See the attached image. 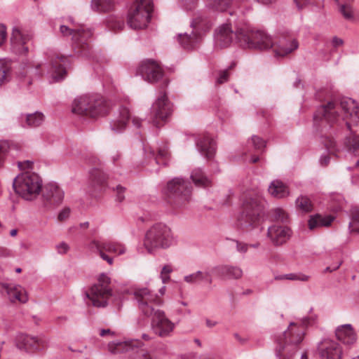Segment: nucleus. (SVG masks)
Listing matches in <instances>:
<instances>
[{"label":"nucleus","mask_w":359,"mask_h":359,"mask_svg":"<svg viewBox=\"0 0 359 359\" xmlns=\"http://www.w3.org/2000/svg\"><path fill=\"white\" fill-rule=\"evenodd\" d=\"M340 118L345 121L351 136L346 138L345 145L354 155H359V105L351 98H343L340 102H329L318 110L314 116L315 121L324 119L332 124Z\"/></svg>","instance_id":"nucleus-1"},{"label":"nucleus","mask_w":359,"mask_h":359,"mask_svg":"<svg viewBox=\"0 0 359 359\" xmlns=\"http://www.w3.org/2000/svg\"><path fill=\"white\" fill-rule=\"evenodd\" d=\"M134 296L142 314L147 317L152 316L151 325L154 332L161 337L170 336L175 324L165 316L164 311L156 309L163 305V299L147 287L136 289Z\"/></svg>","instance_id":"nucleus-2"},{"label":"nucleus","mask_w":359,"mask_h":359,"mask_svg":"<svg viewBox=\"0 0 359 359\" xmlns=\"http://www.w3.org/2000/svg\"><path fill=\"white\" fill-rule=\"evenodd\" d=\"M309 324V318L302 319L299 324L291 323L287 330L278 337L276 351L280 359H292L299 349Z\"/></svg>","instance_id":"nucleus-3"},{"label":"nucleus","mask_w":359,"mask_h":359,"mask_svg":"<svg viewBox=\"0 0 359 359\" xmlns=\"http://www.w3.org/2000/svg\"><path fill=\"white\" fill-rule=\"evenodd\" d=\"M107 101L99 95H86L75 99L72 105L74 114L95 118L109 111Z\"/></svg>","instance_id":"nucleus-4"},{"label":"nucleus","mask_w":359,"mask_h":359,"mask_svg":"<svg viewBox=\"0 0 359 359\" xmlns=\"http://www.w3.org/2000/svg\"><path fill=\"white\" fill-rule=\"evenodd\" d=\"M262 210V199L258 194L247 196L243 202V212L238 219V227L248 231L257 226Z\"/></svg>","instance_id":"nucleus-5"},{"label":"nucleus","mask_w":359,"mask_h":359,"mask_svg":"<svg viewBox=\"0 0 359 359\" xmlns=\"http://www.w3.org/2000/svg\"><path fill=\"white\" fill-rule=\"evenodd\" d=\"M191 184L188 180L176 177L167 184V201L173 209L185 208L191 198Z\"/></svg>","instance_id":"nucleus-6"},{"label":"nucleus","mask_w":359,"mask_h":359,"mask_svg":"<svg viewBox=\"0 0 359 359\" xmlns=\"http://www.w3.org/2000/svg\"><path fill=\"white\" fill-rule=\"evenodd\" d=\"M238 43L243 48L266 50L271 48L273 39L265 32L244 25L237 30Z\"/></svg>","instance_id":"nucleus-7"},{"label":"nucleus","mask_w":359,"mask_h":359,"mask_svg":"<svg viewBox=\"0 0 359 359\" xmlns=\"http://www.w3.org/2000/svg\"><path fill=\"white\" fill-rule=\"evenodd\" d=\"M171 230L163 224L153 225L147 232L144 241L146 249L154 252L160 249H167L173 244Z\"/></svg>","instance_id":"nucleus-8"},{"label":"nucleus","mask_w":359,"mask_h":359,"mask_svg":"<svg viewBox=\"0 0 359 359\" xmlns=\"http://www.w3.org/2000/svg\"><path fill=\"white\" fill-rule=\"evenodd\" d=\"M42 182L39 176L29 171L17 176L13 182L15 191L26 200H32L40 193Z\"/></svg>","instance_id":"nucleus-9"},{"label":"nucleus","mask_w":359,"mask_h":359,"mask_svg":"<svg viewBox=\"0 0 359 359\" xmlns=\"http://www.w3.org/2000/svg\"><path fill=\"white\" fill-rule=\"evenodd\" d=\"M153 11L151 0H135L128 15V25L134 29H144L147 26Z\"/></svg>","instance_id":"nucleus-10"},{"label":"nucleus","mask_w":359,"mask_h":359,"mask_svg":"<svg viewBox=\"0 0 359 359\" xmlns=\"http://www.w3.org/2000/svg\"><path fill=\"white\" fill-rule=\"evenodd\" d=\"M60 30L63 36L72 35L73 48L75 53L82 56L88 55L90 48L88 39L93 34L90 29L81 26L74 29L62 25Z\"/></svg>","instance_id":"nucleus-11"},{"label":"nucleus","mask_w":359,"mask_h":359,"mask_svg":"<svg viewBox=\"0 0 359 359\" xmlns=\"http://www.w3.org/2000/svg\"><path fill=\"white\" fill-rule=\"evenodd\" d=\"M86 295L94 306H106L111 296L109 278L104 274L100 275L97 283L86 291Z\"/></svg>","instance_id":"nucleus-12"},{"label":"nucleus","mask_w":359,"mask_h":359,"mask_svg":"<svg viewBox=\"0 0 359 359\" xmlns=\"http://www.w3.org/2000/svg\"><path fill=\"white\" fill-rule=\"evenodd\" d=\"M172 107L165 93L160 95L152 106L151 122L157 128L163 126L171 114Z\"/></svg>","instance_id":"nucleus-13"},{"label":"nucleus","mask_w":359,"mask_h":359,"mask_svg":"<svg viewBox=\"0 0 359 359\" xmlns=\"http://www.w3.org/2000/svg\"><path fill=\"white\" fill-rule=\"evenodd\" d=\"M90 248L96 249L100 256L109 264L113 263V259L107 255L104 251L116 255H123L126 252V248L121 243L115 241H96L93 240L90 243Z\"/></svg>","instance_id":"nucleus-14"},{"label":"nucleus","mask_w":359,"mask_h":359,"mask_svg":"<svg viewBox=\"0 0 359 359\" xmlns=\"http://www.w3.org/2000/svg\"><path fill=\"white\" fill-rule=\"evenodd\" d=\"M15 346L20 350L36 353L43 350L46 347V341L43 337L19 334L15 337Z\"/></svg>","instance_id":"nucleus-15"},{"label":"nucleus","mask_w":359,"mask_h":359,"mask_svg":"<svg viewBox=\"0 0 359 359\" xmlns=\"http://www.w3.org/2000/svg\"><path fill=\"white\" fill-rule=\"evenodd\" d=\"M237 28L235 32L232 29L230 21H227L218 26L214 32L215 43L216 47L219 48H224L229 47L233 42L234 39L238 40L236 33Z\"/></svg>","instance_id":"nucleus-16"},{"label":"nucleus","mask_w":359,"mask_h":359,"mask_svg":"<svg viewBox=\"0 0 359 359\" xmlns=\"http://www.w3.org/2000/svg\"><path fill=\"white\" fill-rule=\"evenodd\" d=\"M138 72L144 81L151 83L161 81L164 76L161 67L152 60L143 61L138 68Z\"/></svg>","instance_id":"nucleus-17"},{"label":"nucleus","mask_w":359,"mask_h":359,"mask_svg":"<svg viewBox=\"0 0 359 359\" xmlns=\"http://www.w3.org/2000/svg\"><path fill=\"white\" fill-rule=\"evenodd\" d=\"M299 47L298 41L290 35H280L273 40L271 47L276 56L286 57L294 52Z\"/></svg>","instance_id":"nucleus-18"},{"label":"nucleus","mask_w":359,"mask_h":359,"mask_svg":"<svg viewBox=\"0 0 359 359\" xmlns=\"http://www.w3.org/2000/svg\"><path fill=\"white\" fill-rule=\"evenodd\" d=\"M214 22L212 18L206 13H198L194 15L191 27L194 34L201 39L212 28Z\"/></svg>","instance_id":"nucleus-19"},{"label":"nucleus","mask_w":359,"mask_h":359,"mask_svg":"<svg viewBox=\"0 0 359 359\" xmlns=\"http://www.w3.org/2000/svg\"><path fill=\"white\" fill-rule=\"evenodd\" d=\"M318 351L321 359H342V347L334 340L325 339L321 341Z\"/></svg>","instance_id":"nucleus-20"},{"label":"nucleus","mask_w":359,"mask_h":359,"mask_svg":"<svg viewBox=\"0 0 359 359\" xmlns=\"http://www.w3.org/2000/svg\"><path fill=\"white\" fill-rule=\"evenodd\" d=\"M32 36L28 33L21 32L19 29L15 28L13 30L11 37V48L15 54L24 55L28 52L29 42Z\"/></svg>","instance_id":"nucleus-21"},{"label":"nucleus","mask_w":359,"mask_h":359,"mask_svg":"<svg viewBox=\"0 0 359 359\" xmlns=\"http://www.w3.org/2000/svg\"><path fill=\"white\" fill-rule=\"evenodd\" d=\"M0 291L12 303H25L28 300L25 289L19 285L1 283Z\"/></svg>","instance_id":"nucleus-22"},{"label":"nucleus","mask_w":359,"mask_h":359,"mask_svg":"<svg viewBox=\"0 0 359 359\" xmlns=\"http://www.w3.org/2000/svg\"><path fill=\"white\" fill-rule=\"evenodd\" d=\"M292 231L285 225L273 224L268 229L267 236L275 245L285 243L290 238Z\"/></svg>","instance_id":"nucleus-23"},{"label":"nucleus","mask_w":359,"mask_h":359,"mask_svg":"<svg viewBox=\"0 0 359 359\" xmlns=\"http://www.w3.org/2000/svg\"><path fill=\"white\" fill-rule=\"evenodd\" d=\"M69 63L67 57L54 55L50 60L52 77L55 81L62 79L67 74L66 66Z\"/></svg>","instance_id":"nucleus-24"},{"label":"nucleus","mask_w":359,"mask_h":359,"mask_svg":"<svg viewBox=\"0 0 359 359\" xmlns=\"http://www.w3.org/2000/svg\"><path fill=\"white\" fill-rule=\"evenodd\" d=\"M197 147L200 152L208 159H211L215 154V142L208 134H205L198 139Z\"/></svg>","instance_id":"nucleus-25"},{"label":"nucleus","mask_w":359,"mask_h":359,"mask_svg":"<svg viewBox=\"0 0 359 359\" xmlns=\"http://www.w3.org/2000/svg\"><path fill=\"white\" fill-rule=\"evenodd\" d=\"M222 278L239 279L243 276V271L241 268L230 265H220L214 267L212 271Z\"/></svg>","instance_id":"nucleus-26"},{"label":"nucleus","mask_w":359,"mask_h":359,"mask_svg":"<svg viewBox=\"0 0 359 359\" xmlns=\"http://www.w3.org/2000/svg\"><path fill=\"white\" fill-rule=\"evenodd\" d=\"M130 118V114L128 109L121 107L119 110L118 116L110 123L111 130L115 133L123 132L126 129Z\"/></svg>","instance_id":"nucleus-27"},{"label":"nucleus","mask_w":359,"mask_h":359,"mask_svg":"<svg viewBox=\"0 0 359 359\" xmlns=\"http://www.w3.org/2000/svg\"><path fill=\"white\" fill-rule=\"evenodd\" d=\"M337 338L346 344H352L356 341V334L351 325H341L336 330Z\"/></svg>","instance_id":"nucleus-28"},{"label":"nucleus","mask_w":359,"mask_h":359,"mask_svg":"<svg viewBox=\"0 0 359 359\" xmlns=\"http://www.w3.org/2000/svg\"><path fill=\"white\" fill-rule=\"evenodd\" d=\"M139 340H131L128 341L113 342L109 344V350L111 353L118 354L133 350L142 346Z\"/></svg>","instance_id":"nucleus-29"},{"label":"nucleus","mask_w":359,"mask_h":359,"mask_svg":"<svg viewBox=\"0 0 359 359\" xmlns=\"http://www.w3.org/2000/svg\"><path fill=\"white\" fill-rule=\"evenodd\" d=\"M44 197L50 203L58 205L63 200L64 192L57 184H50L46 187Z\"/></svg>","instance_id":"nucleus-30"},{"label":"nucleus","mask_w":359,"mask_h":359,"mask_svg":"<svg viewBox=\"0 0 359 359\" xmlns=\"http://www.w3.org/2000/svg\"><path fill=\"white\" fill-rule=\"evenodd\" d=\"M12 76V61L8 59H0V86L10 82Z\"/></svg>","instance_id":"nucleus-31"},{"label":"nucleus","mask_w":359,"mask_h":359,"mask_svg":"<svg viewBox=\"0 0 359 359\" xmlns=\"http://www.w3.org/2000/svg\"><path fill=\"white\" fill-rule=\"evenodd\" d=\"M269 193L274 198H283L289 195L288 187L280 180L273 181L269 187Z\"/></svg>","instance_id":"nucleus-32"},{"label":"nucleus","mask_w":359,"mask_h":359,"mask_svg":"<svg viewBox=\"0 0 359 359\" xmlns=\"http://www.w3.org/2000/svg\"><path fill=\"white\" fill-rule=\"evenodd\" d=\"M338 5V9L341 15L346 20H354V9L351 3L353 0H334Z\"/></svg>","instance_id":"nucleus-33"},{"label":"nucleus","mask_w":359,"mask_h":359,"mask_svg":"<svg viewBox=\"0 0 359 359\" xmlns=\"http://www.w3.org/2000/svg\"><path fill=\"white\" fill-rule=\"evenodd\" d=\"M202 39L192 32L191 34H180L178 41L184 49L194 48L201 41Z\"/></svg>","instance_id":"nucleus-34"},{"label":"nucleus","mask_w":359,"mask_h":359,"mask_svg":"<svg viewBox=\"0 0 359 359\" xmlns=\"http://www.w3.org/2000/svg\"><path fill=\"white\" fill-rule=\"evenodd\" d=\"M90 180L95 189H102L107 184V177L102 170L93 168L90 172Z\"/></svg>","instance_id":"nucleus-35"},{"label":"nucleus","mask_w":359,"mask_h":359,"mask_svg":"<svg viewBox=\"0 0 359 359\" xmlns=\"http://www.w3.org/2000/svg\"><path fill=\"white\" fill-rule=\"evenodd\" d=\"M185 282L190 284L198 283L201 281H206L209 284L212 283V278L210 271H196L191 274L185 276L184 278Z\"/></svg>","instance_id":"nucleus-36"},{"label":"nucleus","mask_w":359,"mask_h":359,"mask_svg":"<svg viewBox=\"0 0 359 359\" xmlns=\"http://www.w3.org/2000/svg\"><path fill=\"white\" fill-rule=\"evenodd\" d=\"M324 144L325 148L328 151V154L322 156L320 160V163L322 166H327L329 164L330 159L331 158V157L337 156V149L335 148V142L332 137H326Z\"/></svg>","instance_id":"nucleus-37"},{"label":"nucleus","mask_w":359,"mask_h":359,"mask_svg":"<svg viewBox=\"0 0 359 359\" xmlns=\"http://www.w3.org/2000/svg\"><path fill=\"white\" fill-rule=\"evenodd\" d=\"M333 219L334 217L332 216L323 217L320 215H316L309 220V226L311 230L319 226H327L331 224Z\"/></svg>","instance_id":"nucleus-38"},{"label":"nucleus","mask_w":359,"mask_h":359,"mask_svg":"<svg viewBox=\"0 0 359 359\" xmlns=\"http://www.w3.org/2000/svg\"><path fill=\"white\" fill-rule=\"evenodd\" d=\"M191 177L197 187H207L211 184L210 180L205 175L201 169H195L192 172Z\"/></svg>","instance_id":"nucleus-39"},{"label":"nucleus","mask_w":359,"mask_h":359,"mask_svg":"<svg viewBox=\"0 0 359 359\" xmlns=\"http://www.w3.org/2000/svg\"><path fill=\"white\" fill-rule=\"evenodd\" d=\"M113 0H93L92 8L97 12H108L114 8Z\"/></svg>","instance_id":"nucleus-40"},{"label":"nucleus","mask_w":359,"mask_h":359,"mask_svg":"<svg viewBox=\"0 0 359 359\" xmlns=\"http://www.w3.org/2000/svg\"><path fill=\"white\" fill-rule=\"evenodd\" d=\"M275 280H289L307 282L310 280V276H309L306 274H304L302 273H288V274L276 276H275Z\"/></svg>","instance_id":"nucleus-41"},{"label":"nucleus","mask_w":359,"mask_h":359,"mask_svg":"<svg viewBox=\"0 0 359 359\" xmlns=\"http://www.w3.org/2000/svg\"><path fill=\"white\" fill-rule=\"evenodd\" d=\"M13 149H17V145L8 141L0 142V168L4 165L6 157L9 151Z\"/></svg>","instance_id":"nucleus-42"},{"label":"nucleus","mask_w":359,"mask_h":359,"mask_svg":"<svg viewBox=\"0 0 359 359\" xmlns=\"http://www.w3.org/2000/svg\"><path fill=\"white\" fill-rule=\"evenodd\" d=\"M209 6L218 11H226L232 0H206Z\"/></svg>","instance_id":"nucleus-43"},{"label":"nucleus","mask_w":359,"mask_h":359,"mask_svg":"<svg viewBox=\"0 0 359 359\" xmlns=\"http://www.w3.org/2000/svg\"><path fill=\"white\" fill-rule=\"evenodd\" d=\"M107 27L111 31L117 32L121 30L124 27V22L122 19L110 16L106 21Z\"/></svg>","instance_id":"nucleus-44"},{"label":"nucleus","mask_w":359,"mask_h":359,"mask_svg":"<svg viewBox=\"0 0 359 359\" xmlns=\"http://www.w3.org/2000/svg\"><path fill=\"white\" fill-rule=\"evenodd\" d=\"M270 216L272 219L282 223H287L289 220L287 213L282 208H277L271 210Z\"/></svg>","instance_id":"nucleus-45"},{"label":"nucleus","mask_w":359,"mask_h":359,"mask_svg":"<svg viewBox=\"0 0 359 359\" xmlns=\"http://www.w3.org/2000/svg\"><path fill=\"white\" fill-rule=\"evenodd\" d=\"M43 114L36 112L27 115L26 123L29 127H38L43 123Z\"/></svg>","instance_id":"nucleus-46"},{"label":"nucleus","mask_w":359,"mask_h":359,"mask_svg":"<svg viewBox=\"0 0 359 359\" xmlns=\"http://www.w3.org/2000/svg\"><path fill=\"white\" fill-rule=\"evenodd\" d=\"M296 206L302 212H309L313 210V205L309 198L301 196L296 201Z\"/></svg>","instance_id":"nucleus-47"},{"label":"nucleus","mask_w":359,"mask_h":359,"mask_svg":"<svg viewBox=\"0 0 359 359\" xmlns=\"http://www.w3.org/2000/svg\"><path fill=\"white\" fill-rule=\"evenodd\" d=\"M349 229L351 233H359V208H355L351 212V221L349 224Z\"/></svg>","instance_id":"nucleus-48"},{"label":"nucleus","mask_w":359,"mask_h":359,"mask_svg":"<svg viewBox=\"0 0 359 359\" xmlns=\"http://www.w3.org/2000/svg\"><path fill=\"white\" fill-rule=\"evenodd\" d=\"M169 152L166 147L160 148L158 151V155L156 158V163L158 164H165V161L168 158Z\"/></svg>","instance_id":"nucleus-49"},{"label":"nucleus","mask_w":359,"mask_h":359,"mask_svg":"<svg viewBox=\"0 0 359 359\" xmlns=\"http://www.w3.org/2000/svg\"><path fill=\"white\" fill-rule=\"evenodd\" d=\"M250 142L254 146L255 149L257 150L262 149L265 147L266 142L264 140L258 136H252L250 140Z\"/></svg>","instance_id":"nucleus-50"},{"label":"nucleus","mask_w":359,"mask_h":359,"mask_svg":"<svg viewBox=\"0 0 359 359\" xmlns=\"http://www.w3.org/2000/svg\"><path fill=\"white\" fill-rule=\"evenodd\" d=\"M171 271H172V268L170 266L165 265L163 267L161 272V278L164 284L169 281L170 273H171Z\"/></svg>","instance_id":"nucleus-51"},{"label":"nucleus","mask_w":359,"mask_h":359,"mask_svg":"<svg viewBox=\"0 0 359 359\" xmlns=\"http://www.w3.org/2000/svg\"><path fill=\"white\" fill-rule=\"evenodd\" d=\"M236 245L237 250L241 253L246 252L248 251V249L249 247L257 248L259 246V243H256L254 245H248L246 243L238 242V241L236 242Z\"/></svg>","instance_id":"nucleus-52"},{"label":"nucleus","mask_w":359,"mask_h":359,"mask_svg":"<svg viewBox=\"0 0 359 359\" xmlns=\"http://www.w3.org/2000/svg\"><path fill=\"white\" fill-rule=\"evenodd\" d=\"M231 68H232V66H231L229 69H226V70L222 71L219 73V77L217 78V83H218L222 84L224 82L227 81L229 76V71Z\"/></svg>","instance_id":"nucleus-53"},{"label":"nucleus","mask_w":359,"mask_h":359,"mask_svg":"<svg viewBox=\"0 0 359 359\" xmlns=\"http://www.w3.org/2000/svg\"><path fill=\"white\" fill-rule=\"evenodd\" d=\"M70 215V209L69 208H65L58 215L57 219L60 222L65 221Z\"/></svg>","instance_id":"nucleus-54"},{"label":"nucleus","mask_w":359,"mask_h":359,"mask_svg":"<svg viewBox=\"0 0 359 359\" xmlns=\"http://www.w3.org/2000/svg\"><path fill=\"white\" fill-rule=\"evenodd\" d=\"M40 64L36 65H32V66L27 67V69L26 70V74H34L36 75L40 76L41 73L39 71V69L40 67Z\"/></svg>","instance_id":"nucleus-55"},{"label":"nucleus","mask_w":359,"mask_h":359,"mask_svg":"<svg viewBox=\"0 0 359 359\" xmlns=\"http://www.w3.org/2000/svg\"><path fill=\"white\" fill-rule=\"evenodd\" d=\"M116 200L119 202L123 201L125 198V196H124L125 189L123 187H121V185H118L116 188Z\"/></svg>","instance_id":"nucleus-56"},{"label":"nucleus","mask_w":359,"mask_h":359,"mask_svg":"<svg viewBox=\"0 0 359 359\" xmlns=\"http://www.w3.org/2000/svg\"><path fill=\"white\" fill-rule=\"evenodd\" d=\"M7 32L4 25H0V46H2L6 40Z\"/></svg>","instance_id":"nucleus-57"},{"label":"nucleus","mask_w":359,"mask_h":359,"mask_svg":"<svg viewBox=\"0 0 359 359\" xmlns=\"http://www.w3.org/2000/svg\"><path fill=\"white\" fill-rule=\"evenodd\" d=\"M32 165H33V162L31 161H25L18 162V167L21 170L32 168Z\"/></svg>","instance_id":"nucleus-58"},{"label":"nucleus","mask_w":359,"mask_h":359,"mask_svg":"<svg viewBox=\"0 0 359 359\" xmlns=\"http://www.w3.org/2000/svg\"><path fill=\"white\" fill-rule=\"evenodd\" d=\"M57 252L60 254H65L69 249V245L65 243H61L57 246Z\"/></svg>","instance_id":"nucleus-59"},{"label":"nucleus","mask_w":359,"mask_h":359,"mask_svg":"<svg viewBox=\"0 0 359 359\" xmlns=\"http://www.w3.org/2000/svg\"><path fill=\"white\" fill-rule=\"evenodd\" d=\"M183 1V3H184V6L187 8V9H192L195 5L196 4L198 0H182Z\"/></svg>","instance_id":"nucleus-60"},{"label":"nucleus","mask_w":359,"mask_h":359,"mask_svg":"<svg viewBox=\"0 0 359 359\" xmlns=\"http://www.w3.org/2000/svg\"><path fill=\"white\" fill-rule=\"evenodd\" d=\"M294 1L299 8H303L309 4L310 0H294Z\"/></svg>","instance_id":"nucleus-61"},{"label":"nucleus","mask_w":359,"mask_h":359,"mask_svg":"<svg viewBox=\"0 0 359 359\" xmlns=\"http://www.w3.org/2000/svg\"><path fill=\"white\" fill-rule=\"evenodd\" d=\"M343 44V41L342 39H339V38H337V37H334L332 39V45L334 46V47H338V46H340Z\"/></svg>","instance_id":"nucleus-62"},{"label":"nucleus","mask_w":359,"mask_h":359,"mask_svg":"<svg viewBox=\"0 0 359 359\" xmlns=\"http://www.w3.org/2000/svg\"><path fill=\"white\" fill-rule=\"evenodd\" d=\"M0 256L2 257H10L11 256V252L10 250L5 248H0Z\"/></svg>","instance_id":"nucleus-63"},{"label":"nucleus","mask_w":359,"mask_h":359,"mask_svg":"<svg viewBox=\"0 0 359 359\" xmlns=\"http://www.w3.org/2000/svg\"><path fill=\"white\" fill-rule=\"evenodd\" d=\"M133 123L137 126V128L141 125V120L137 117H133L132 118Z\"/></svg>","instance_id":"nucleus-64"}]
</instances>
